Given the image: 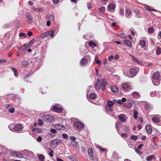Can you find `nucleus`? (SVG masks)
Listing matches in <instances>:
<instances>
[{"instance_id":"56","label":"nucleus","mask_w":161,"mask_h":161,"mask_svg":"<svg viewBox=\"0 0 161 161\" xmlns=\"http://www.w3.org/2000/svg\"><path fill=\"white\" fill-rule=\"evenodd\" d=\"M50 131L53 134H55L57 133L56 130L54 129H51L50 130Z\"/></svg>"},{"instance_id":"50","label":"nucleus","mask_w":161,"mask_h":161,"mask_svg":"<svg viewBox=\"0 0 161 161\" xmlns=\"http://www.w3.org/2000/svg\"><path fill=\"white\" fill-rule=\"evenodd\" d=\"M48 19L52 21H53L54 20V17L52 15H50L49 16Z\"/></svg>"},{"instance_id":"23","label":"nucleus","mask_w":161,"mask_h":161,"mask_svg":"<svg viewBox=\"0 0 161 161\" xmlns=\"http://www.w3.org/2000/svg\"><path fill=\"white\" fill-rule=\"evenodd\" d=\"M121 125L122 124L119 122H118L115 123V127L118 132L119 131V129L121 126Z\"/></svg>"},{"instance_id":"31","label":"nucleus","mask_w":161,"mask_h":161,"mask_svg":"<svg viewBox=\"0 0 161 161\" xmlns=\"http://www.w3.org/2000/svg\"><path fill=\"white\" fill-rule=\"evenodd\" d=\"M69 159L72 161H78L77 159L75 156H70L69 157Z\"/></svg>"},{"instance_id":"36","label":"nucleus","mask_w":161,"mask_h":161,"mask_svg":"<svg viewBox=\"0 0 161 161\" xmlns=\"http://www.w3.org/2000/svg\"><path fill=\"white\" fill-rule=\"evenodd\" d=\"M48 33V36L50 35L51 37H53V34L55 32L54 30H52L50 31H47Z\"/></svg>"},{"instance_id":"45","label":"nucleus","mask_w":161,"mask_h":161,"mask_svg":"<svg viewBox=\"0 0 161 161\" xmlns=\"http://www.w3.org/2000/svg\"><path fill=\"white\" fill-rule=\"evenodd\" d=\"M137 136L136 135H132L130 137V138L131 140H133L135 141H136L137 140Z\"/></svg>"},{"instance_id":"9","label":"nucleus","mask_w":161,"mask_h":161,"mask_svg":"<svg viewBox=\"0 0 161 161\" xmlns=\"http://www.w3.org/2000/svg\"><path fill=\"white\" fill-rule=\"evenodd\" d=\"M119 120L122 122H125L127 119L125 114H121L118 116Z\"/></svg>"},{"instance_id":"52","label":"nucleus","mask_w":161,"mask_h":161,"mask_svg":"<svg viewBox=\"0 0 161 161\" xmlns=\"http://www.w3.org/2000/svg\"><path fill=\"white\" fill-rule=\"evenodd\" d=\"M106 80L104 79H101V80H100L98 78H97L96 80V81H97V82H98V83H101L103 82L106 81Z\"/></svg>"},{"instance_id":"18","label":"nucleus","mask_w":161,"mask_h":161,"mask_svg":"<svg viewBox=\"0 0 161 161\" xmlns=\"http://www.w3.org/2000/svg\"><path fill=\"white\" fill-rule=\"evenodd\" d=\"M37 156L40 161H44L45 159V156L42 154H37Z\"/></svg>"},{"instance_id":"5","label":"nucleus","mask_w":161,"mask_h":161,"mask_svg":"<svg viewBox=\"0 0 161 161\" xmlns=\"http://www.w3.org/2000/svg\"><path fill=\"white\" fill-rule=\"evenodd\" d=\"M152 121L158 125H161V117L155 116L152 118Z\"/></svg>"},{"instance_id":"11","label":"nucleus","mask_w":161,"mask_h":161,"mask_svg":"<svg viewBox=\"0 0 161 161\" xmlns=\"http://www.w3.org/2000/svg\"><path fill=\"white\" fill-rule=\"evenodd\" d=\"M116 6L113 3L110 4L108 6V9L111 13H113L114 12Z\"/></svg>"},{"instance_id":"51","label":"nucleus","mask_w":161,"mask_h":161,"mask_svg":"<svg viewBox=\"0 0 161 161\" xmlns=\"http://www.w3.org/2000/svg\"><path fill=\"white\" fill-rule=\"evenodd\" d=\"M14 108H9L8 109V112L11 113H13L14 112Z\"/></svg>"},{"instance_id":"63","label":"nucleus","mask_w":161,"mask_h":161,"mask_svg":"<svg viewBox=\"0 0 161 161\" xmlns=\"http://www.w3.org/2000/svg\"><path fill=\"white\" fill-rule=\"evenodd\" d=\"M145 109H149L150 107V106L149 104H146L145 105Z\"/></svg>"},{"instance_id":"19","label":"nucleus","mask_w":161,"mask_h":161,"mask_svg":"<svg viewBox=\"0 0 161 161\" xmlns=\"http://www.w3.org/2000/svg\"><path fill=\"white\" fill-rule=\"evenodd\" d=\"M132 96L136 99L139 98L141 96L140 94L137 92H134L131 93Z\"/></svg>"},{"instance_id":"2","label":"nucleus","mask_w":161,"mask_h":161,"mask_svg":"<svg viewBox=\"0 0 161 161\" xmlns=\"http://www.w3.org/2000/svg\"><path fill=\"white\" fill-rule=\"evenodd\" d=\"M107 83L106 80L103 82L102 83L96 82L95 84L94 87L97 91H99L101 89L104 91Z\"/></svg>"},{"instance_id":"64","label":"nucleus","mask_w":161,"mask_h":161,"mask_svg":"<svg viewBox=\"0 0 161 161\" xmlns=\"http://www.w3.org/2000/svg\"><path fill=\"white\" fill-rule=\"evenodd\" d=\"M10 25L11 24L10 23H9L8 24H5L4 26V28H8L9 27V26H10Z\"/></svg>"},{"instance_id":"28","label":"nucleus","mask_w":161,"mask_h":161,"mask_svg":"<svg viewBox=\"0 0 161 161\" xmlns=\"http://www.w3.org/2000/svg\"><path fill=\"white\" fill-rule=\"evenodd\" d=\"M131 14V11L129 9H127L126 10L125 15L126 17H128Z\"/></svg>"},{"instance_id":"49","label":"nucleus","mask_w":161,"mask_h":161,"mask_svg":"<svg viewBox=\"0 0 161 161\" xmlns=\"http://www.w3.org/2000/svg\"><path fill=\"white\" fill-rule=\"evenodd\" d=\"M19 36L20 37L24 36L25 37H26V34L23 32H20L19 33Z\"/></svg>"},{"instance_id":"46","label":"nucleus","mask_w":161,"mask_h":161,"mask_svg":"<svg viewBox=\"0 0 161 161\" xmlns=\"http://www.w3.org/2000/svg\"><path fill=\"white\" fill-rule=\"evenodd\" d=\"M35 41V39L34 38H33L31 41L28 43V45H30V47H31L32 45L33 44V43Z\"/></svg>"},{"instance_id":"60","label":"nucleus","mask_w":161,"mask_h":161,"mask_svg":"<svg viewBox=\"0 0 161 161\" xmlns=\"http://www.w3.org/2000/svg\"><path fill=\"white\" fill-rule=\"evenodd\" d=\"M135 151L137 153L141 154L142 153V152L138 149L136 148L135 149Z\"/></svg>"},{"instance_id":"53","label":"nucleus","mask_w":161,"mask_h":161,"mask_svg":"<svg viewBox=\"0 0 161 161\" xmlns=\"http://www.w3.org/2000/svg\"><path fill=\"white\" fill-rule=\"evenodd\" d=\"M36 131L38 133H40L42 131V129L41 128H37L36 129Z\"/></svg>"},{"instance_id":"62","label":"nucleus","mask_w":161,"mask_h":161,"mask_svg":"<svg viewBox=\"0 0 161 161\" xmlns=\"http://www.w3.org/2000/svg\"><path fill=\"white\" fill-rule=\"evenodd\" d=\"M33 35V33L31 31H29L27 32V35L29 36L30 37L31 36H32Z\"/></svg>"},{"instance_id":"41","label":"nucleus","mask_w":161,"mask_h":161,"mask_svg":"<svg viewBox=\"0 0 161 161\" xmlns=\"http://www.w3.org/2000/svg\"><path fill=\"white\" fill-rule=\"evenodd\" d=\"M55 146H57L58 144L61 143L62 140L60 139H56Z\"/></svg>"},{"instance_id":"20","label":"nucleus","mask_w":161,"mask_h":161,"mask_svg":"<svg viewBox=\"0 0 161 161\" xmlns=\"http://www.w3.org/2000/svg\"><path fill=\"white\" fill-rule=\"evenodd\" d=\"M156 159V157L154 155H150L146 158L147 161H152L153 159L155 160Z\"/></svg>"},{"instance_id":"10","label":"nucleus","mask_w":161,"mask_h":161,"mask_svg":"<svg viewBox=\"0 0 161 161\" xmlns=\"http://www.w3.org/2000/svg\"><path fill=\"white\" fill-rule=\"evenodd\" d=\"M54 127L57 130H64L65 129V127L64 125L61 124H57L54 126Z\"/></svg>"},{"instance_id":"6","label":"nucleus","mask_w":161,"mask_h":161,"mask_svg":"<svg viewBox=\"0 0 161 161\" xmlns=\"http://www.w3.org/2000/svg\"><path fill=\"white\" fill-rule=\"evenodd\" d=\"M23 125L20 124H18L14 125V130L16 132H19L23 130Z\"/></svg>"},{"instance_id":"44","label":"nucleus","mask_w":161,"mask_h":161,"mask_svg":"<svg viewBox=\"0 0 161 161\" xmlns=\"http://www.w3.org/2000/svg\"><path fill=\"white\" fill-rule=\"evenodd\" d=\"M16 156L19 158H23L24 157L23 154L20 153H17L16 154Z\"/></svg>"},{"instance_id":"13","label":"nucleus","mask_w":161,"mask_h":161,"mask_svg":"<svg viewBox=\"0 0 161 161\" xmlns=\"http://www.w3.org/2000/svg\"><path fill=\"white\" fill-rule=\"evenodd\" d=\"M21 64L22 67H25L29 65L30 63L27 60H24L21 61Z\"/></svg>"},{"instance_id":"47","label":"nucleus","mask_w":161,"mask_h":161,"mask_svg":"<svg viewBox=\"0 0 161 161\" xmlns=\"http://www.w3.org/2000/svg\"><path fill=\"white\" fill-rule=\"evenodd\" d=\"M107 104L109 107H112L113 106V103L111 101H108L107 102Z\"/></svg>"},{"instance_id":"12","label":"nucleus","mask_w":161,"mask_h":161,"mask_svg":"<svg viewBox=\"0 0 161 161\" xmlns=\"http://www.w3.org/2000/svg\"><path fill=\"white\" fill-rule=\"evenodd\" d=\"M88 153L90 158L92 160H93L94 158L93 157V153L92 149V148L90 147L88 149Z\"/></svg>"},{"instance_id":"17","label":"nucleus","mask_w":161,"mask_h":161,"mask_svg":"<svg viewBox=\"0 0 161 161\" xmlns=\"http://www.w3.org/2000/svg\"><path fill=\"white\" fill-rule=\"evenodd\" d=\"M123 42L125 45H126L129 47H130L132 46V43L130 40L125 39L124 40Z\"/></svg>"},{"instance_id":"61","label":"nucleus","mask_w":161,"mask_h":161,"mask_svg":"<svg viewBox=\"0 0 161 161\" xmlns=\"http://www.w3.org/2000/svg\"><path fill=\"white\" fill-rule=\"evenodd\" d=\"M60 0H53V2L54 4H58Z\"/></svg>"},{"instance_id":"32","label":"nucleus","mask_w":161,"mask_h":161,"mask_svg":"<svg viewBox=\"0 0 161 161\" xmlns=\"http://www.w3.org/2000/svg\"><path fill=\"white\" fill-rule=\"evenodd\" d=\"M105 10V8L104 7H101L99 9V12L100 13H103Z\"/></svg>"},{"instance_id":"16","label":"nucleus","mask_w":161,"mask_h":161,"mask_svg":"<svg viewBox=\"0 0 161 161\" xmlns=\"http://www.w3.org/2000/svg\"><path fill=\"white\" fill-rule=\"evenodd\" d=\"M146 129L148 134H150L152 132V129L150 125L148 124L146 126Z\"/></svg>"},{"instance_id":"34","label":"nucleus","mask_w":161,"mask_h":161,"mask_svg":"<svg viewBox=\"0 0 161 161\" xmlns=\"http://www.w3.org/2000/svg\"><path fill=\"white\" fill-rule=\"evenodd\" d=\"M120 37L122 39H124L127 38L126 34L124 33H122L119 35Z\"/></svg>"},{"instance_id":"55","label":"nucleus","mask_w":161,"mask_h":161,"mask_svg":"<svg viewBox=\"0 0 161 161\" xmlns=\"http://www.w3.org/2000/svg\"><path fill=\"white\" fill-rule=\"evenodd\" d=\"M42 120L39 119L38 121V124L39 125H42Z\"/></svg>"},{"instance_id":"7","label":"nucleus","mask_w":161,"mask_h":161,"mask_svg":"<svg viewBox=\"0 0 161 161\" xmlns=\"http://www.w3.org/2000/svg\"><path fill=\"white\" fill-rule=\"evenodd\" d=\"M52 110L57 113H62L63 110L62 108L58 105H56L53 106Z\"/></svg>"},{"instance_id":"58","label":"nucleus","mask_w":161,"mask_h":161,"mask_svg":"<svg viewBox=\"0 0 161 161\" xmlns=\"http://www.w3.org/2000/svg\"><path fill=\"white\" fill-rule=\"evenodd\" d=\"M120 14L121 15H122L124 13V11L123 9L122 8H120V11H119Z\"/></svg>"},{"instance_id":"37","label":"nucleus","mask_w":161,"mask_h":161,"mask_svg":"<svg viewBox=\"0 0 161 161\" xmlns=\"http://www.w3.org/2000/svg\"><path fill=\"white\" fill-rule=\"evenodd\" d=\"M48 36V33L47 31L45 33H42L41 35V37L42 38H44L47 36Z\"/></svg>"},{"instance_id":"35","label":"nucleus","mask_w":161,"mask_h":161,"mask_svg":"<svg viewBox=\"0 0 161 161\" xmlns=\"http://www.w3.org/2000/svg\"><path fill=\"white\" fill-rule=\"evenodd\" d=\"M138 112L136 110H134L133 112V117L134 119H137L138 118Z\"/></svg>"},{"instance_id":"4","label":"nucleus","mask_w":161,"mask_h":161,"mask_svg":"<svg viewBox=\"0 0 161 161\" xmlns=\"http://www.w3.org/2000/svg\"><path fill=\"white\" fill-rule=\"evenodd\" d=\"M43 119L44 121L47 122H50L53 121L54 117L51 115H44L43 117Z\"/></svg>"},{"instance_id":"22","label":"nucleus","mask_w":161,"mask_h":161,"mask_svg":"<svg viewBox=\"0 0 161 161\" xmlns=\"http://www.w3.org/2000/svg\"><path fill=\"white\" fill-rule=\"evenodd\" d=\"M87 63V59L84 58H83L80 61V64L82 65H85Z\"/></svg>"},{"instance_id":"39","label":"nucleus","mask_w":161,"mask_h":161,"mask_svg":"<svg viewBox=\"0 0 161 161\" xmlns=\"http://www.w3.org/2000/svg\"><path fill=\"white\" fill-rule=\"evenodd\" d=\"M48 151H50V153H49V155L51 157H52L53 156V151L50 148H48Z\"/></svg>"},{"instance_id":"3","label":"nucleus","mask_w":161,"mask_h":161,"mask_svg":"<svg viewBox=\"0 0 161 161\" xmlns=\"http://www.w3.org/2000/svg\"><path fill=\"white\" fill-rule=\"evenodd\" d=\"M74 126L80 131L83 130L84 128V125L80 121H77L74 124Z\"/></svg>"},{"instance_id":"21","label":"nucleus","mask_w":161,"mask_h":161,"mask_svg":"<svg viewBox=\"0 0 161 161\" xmlns=\"http://www.w3.org/2000/svg\"><path fill=\"white\" fill-rule=\"evenodd\" d=\"M139 45L142 47H145L146 46V41L145 40H141L139 42Z\"/></svg>"},{"instance_id":"43","label":"nucleus","mask_w":161,"mask_h":161,"mask_svg":"<svg viewBox=\"0 0 161 161\" xmlns=\"http://www.w3.org/2000/svg\"><path fill=\"white\" fill-rule=\"evenodd\" d=\"M154 29L152 27H150L148 29V31L149 33H153L154 31Z\"/></svg>"},{"instance_id":"40","label":"nucleus","mask_w":161,"mask_h":161,"mask_svg":"<svg viewBox=\"0 0 161 161\" xmlns=\"http://www.w3.org/2000/svg\"><path fill=\"white\" fill-rule=\"evenodd\" d=\"M156 53L158 55H159L161 53V48L159 47H158L156 50Z\"/></svg>"},{"instance_id":"14","label":"nucleus","mask_w":161,"mask_h":161,"mask_svg":"<svg viewBox=\"0 0 161 161\" xmlns=\"http://www.w3.org/2000/svg\"><path fill=\"white\" fill-rule=\"evenodd\" d=\"M130 76H129V77H133L136 75V71L135 69L132 68L130 69Z\"/></svg>"},{"instance_id":"59","label":"nucleus","mask_w":161,"mask_h":161,"mask_svg":"<svg viewBox=\"0 0 161 161\" xmlns=\"http://www.w3.org/2000/svg\"><path fill=\"white\" fill-rule=\"evenodd\" d=\"M63 137L64 138L67 139L68 138V136L66 134H64L62 135Z\"/></svg>"},{"instance_id":"15","label":"nucleus","mask_w":161,"mask_h":161,"mask_svg":"<svg viewBox=\"0 0 161 161\" xmlns=\"http://www.w3.org/2000/svg\"><path fill=\"white\" fill-rule=\"evenodd\" d=\"M130 85L127 83H124L122 85L121 87L125 91H126L130 87Z\"/></svg>"},{"instance_id":"29","label":"nucleus","mask_w":161,"mask_h":161,"mask_svg":"<svg viewBox=\"0 0 161 161\" xmlns=\"http://www.w3.org/2000/svg\"><path fill=\"white\" fill-rule=\"evenodd\" d=\"M89 45L92 48H94L95 47H96V44L93 42L90 41L88 43Z\"/></svg>"},{"instance_id":"42","label":"nucleus","mask_w":161,"mask_h":161,"mask_svg":"<svg viewBox=\"0 0 161 161\" xmlns=\"http://www.w3.org/2000/svg\"><path fill=\"white\" fill-rule=\"evenodd\" d=\"M96 63L98 64L99 65H100L101 64V62L100 60L98 59V58L97 56H96L95 59Z\"/></svg>"},{"instance_id":"33","label":"nucleus","mask_w":161,"mask_h":161,"mask_svg":"<svg viewBox=\"0 0 161 161\" xmlns=\"http://www.w3.org/2000/svg\"><path fill=\"white\" fill-rule=\"evenodd\" d=\"M14 23H15V26L17 28H18L19 27L20 21L19 20H15L14 21Z\"/></svg>"},{"instance_id":"1","label":"nucleus","mask_w":161,"mask_h":161,"mask_svg":"<svg viewBox=\"0 0 161 161\" xmlns=\"http://www.w3.org/2000/svg\"><path fill=\"white\" fill-rule=\"evenodd\" d=\"M152 79L154 85H159L160 84V80L161 79L160 73L158 71L154 72L153 74Z\"/></svg>"},{"instance_id":"26","label":"nucleus","mask_w":161,"mask_h":161,"mask_svg":"<svg viewBox=\"0 0 161 161\" xmlns=\"http://www.w3.org/2000/svg\"><path fill=\"white\" fill-rule=\"evenodd\" d=\"M111 91L114 92L116 93L118 92V89L117 87L115 86H113L111 87Z\"/></svg>"},{"instance_id":"30","label":"nucleus","mask_w":161,"mask_h":161,"mask_svg":"<svg viewBox=\"0 0 161 161\" xmlns=\"http://www.w3.org/2000/svg\"><path fill=\"white\" fill-rule=\"evenodd\" d=\"M11 69L12 70V71L14 72V75L16 77L18 76V73L17 69L15 68L11 67Z\"/></svg>"},{"instance_id":"38","label":"nucleus","mask_w":161,"mask_h":161,"mask_svg":"<svg viewBox=\"0 0 161 161\" xmlns=\"http://www.w3.org/2000/svg\"><path fill=\"white\" fill-rule=\"evenodd\" d=\"M55 141L56 140H54L53 141H52V142L50 143V145L51 147L52 148H55L57 146H55Z\"/></svg>"},{"instance_id":"8","label":"nucleus","mask_w":161,"mask_h":161,"mask_svg":"<svg viewBox=\"0 0 161 161\" xmlns=\"http://www.w3.org/2000/svg\"><path fill=\"white\" fill-rule=\"evenodd\" d=\"M27 22L28 24H31L33 21V17L31 14L29 13L26 14Z\"/></svg>"},{"instance_id":"25","label":"nucleus","mask_w":161,"mask_h":161,"mask_svg":"<svg viewBox=\"0 0 161 161\" xmlns=\"http://www.w3.org/2000/svg\"><path fill=\"white\" fill-rule=\"evenodd\" d=\"M145 9L148 11H156V10L155 9H154L153 8L150 6L147 5H145L144 6Z\"/></svg>"},{"instance_id":"24","label":"nucleus","mask_w":161,"mask_h":161,"mask_svg":"<svg viewBox=\"0 0 161 161\" xmlns=\"http://www.w3.org/2000/svg\"><path fill=\"white\" fill-rule=\"evenodd\" d=\"M133 61L135 62L136 63H138V64H142V62L138 60L133 55L131 56Z\"/></svg>"},{"instance_id":"54","label":"nucleus","mask_w":161,"mask_h":161,"mask_svg":"<svg viewBox=\"0 0 161 161\" xmlns=\"http://www.w3.org/2000/svg\"><path fill=\"white\" fill-rule=\"evenodd\" d=\"M114 59V57L112 55L109 56L108 58V60L109 61H112Z\"/></svg>"},{"instance_id":"27","label":"nucleus","mask_w":161,"mask_h":161,"mask_svg":"<svg viewBox=\"0 0 161 161\" xmlns=\"http://www.w3.org/2000/svg\"><path fill=\"white\" fill-rule=\"evenodd\" d=\"M89 97L91 99H95L97 97V95L95 93H92L90 95Z\"/></svg>"},{"instance_id":"48","label":"nucleus","mask_w":161,"mask_h":161,"mask_svg":"<svg viewBox=\"0 0 161 161\" xmlns=\"http://www.w3.org/2000/svg\"><path fill=\"white\" fill-rule=\"evenodd\" d=\"M71 144L73 147H75L77 146V143L75 141H72L71 142Z\"/></svg>"},{"instance_id":"57","label":"nucleus","mask_w":161,"mask_h":161,"mask_svg":"<svg viewBox=\"0 0 161 161\" xmlns=\"http://www.w3.org/2000/svg\"><path fill=\"white\" fill-rule=\"evenodd\" d=\"M6 60L4 58L0 59V63H5L6 62Z\"/></svg>"}]
</instances>
